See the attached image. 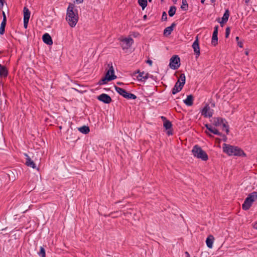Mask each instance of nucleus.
<instances>
[{
  "instance_id": "obj_6",
  "label": "nucleus",
  "mask_w": 257,
  "mask_h": 257,
  "mask_svg": "<svg viewBox=\"0 0 257 257\" xmlns=\"http://www.w3.org/2000/svg\"><path fill=\"white\" fill-rule=\"evenodd\" d=\"M137 74H139L137 76H136L137 79L139 81H145L148 78V73H145V72H141L140 70H138L136 72H135L133 74L134 76H136Z\"/></svg>"
},
{
  "instance_id": "obj_46",
  "label": "nucleus",
  "mask_w": 257,
  "mask_h": 257,
  "mask_svg": "<svg viewBox=\"0 0 257 257\" xmlns=\"http://www.w3.org/2000/svg\"><path fill=\"white\" fill-rule=\"evenodd\" d=\"M253 227L254 229H257V222L253 224Z\"/></svg>"
},
{
  "instance_id": "obj_31",
  "label": "nucleus",
  "mask_w": 257,
  "mask_h": 257,
  "mask_svg": "<svg viewBox=\"0 0 257 257\" xmlns=\"http://www.w3.org/2000/svg\"><path fill=\"white\" fill-rule=\"evenodd\" d=\"M38 254L40 257H46L45 250L43 246H40V251L38 252Z\"/></svg>"
},
{
  "instance_id": "obj_38",
  "label": "nucleus",
  "mask_w": 257,
  "mask_h": 257,
  "mask_svg": "<svg viewBox=\"0 0 257 257\" xmlns=\"http://www.w3.org/2000/svg\"><path fill=\"white\" fill-rule=\"evenodd\" d=\"M167 19V15L166 12H164L162 16V21H166Z\"/></svg>"
},
{
  "instance_id": "obj_59",
  "label": "nucleus",
  "mask_w": 257,
  "mask_h": 257,
  "mask_svg": "<svg viewBox=\"0 0 257 257\" xmlns=\"http://www.w3.org/2000/svg\"><path fill=\"white\" fill-rule=\"evenodd\" d=\"M211 1L212 3H213L214 2H215V0H211Z\"/></svg>"
},
{
  "instance_id": "obj_10",
  "label": "nucleus",
  "mask_w": 257,
  "mask_h": 257,
  "mask_svg": "<svg viewBox=\"0 0 257 257\" xmlns=\"http://www.w3.org/2000/svg\"><path fill=\"white\" fill-rule=\"evenodd\" d=\"M97 99L107 104L110 103L112 101L111 98L108 94L105 93H102L99 95Z\"/></svg>"
},
{
  "instance_id": "obj_61",
  "label": "nucleus",
  "mask_w": 257,
  "mask_h": 257,
  "mask_svg": "<svg viewBox=\"0 0 257 257\" xmlns=\"http://www.w3.org/2000/svg\"><path fill=\"white\" fill-rule=\"evenodd\" d=\"M152 1V0H149V2H151Z\"/></svg>"
},
{
  "instance_id": "obj_21",
  "label": "nucleus",
  "mask_w": 257,
  "mask_h": 257,
  "mask_svg": "<svg viewBox=\"0 0 257 257\" xmlns=\"http://www.w3.org/2000/svg\"><path fill=\"white\" fill-rule=\"evenodd\" d=\"M214 240V237L212 235H210L208 236L206 240L207 246L209 248H212L213 246V243Z\"/></svg>"
},
{
  "instance_id": "obj_14",
  "label": "nucleus",
  "mask_w": 257,
  "mask_h": 257,
  "mask_svg": "<svg viewBox=\"0 0 257 257\" xmlns=\"http://www.w3.org/2000/svg\"><path fill=\"white\" fill-rule=\"evenodd\" d=\"M25 156L27 157L26 165L28 167H31L33 169H36V165L34 161L31 159L30 157L27 154H25Z\"/></svg>"
},
{
  "instance_id": "obj_49",
  "label": "nucleus",
  "mask_w": 257,
  "mask_h": 257,
  "mask_svg": "<svg viewBox=\"0 0 257 257\" xmlns=\"http://www.w3.org/2000/svg\"><path fill=\"white\" fill-rule=\"evenodd\" d=\"M219 23H220V25H221V27H222V26H223V24L224 23H222V20H221V22H219Z\"/></svg>"
},
{
  "instance_id": "obj_62",
  "label": "nucleus",
  "mask_w": 257,
  "mask_h": 257,
  "mask_svg": "<svg viewBox=\"0 0 257 257\" xmlns=\"http://www.w3.org/2000/svg\"><path fill=\"white\" fill-rule=\"evenodd\" d=\"M0 2L2 3V0H0Z\"/></svg>"
},
{
  "instance_id": "obj_37",
  "label": "nucleus",
  "mask_w": 257,
  "mask_h": 257,
  "mask_svg": "<svg viewBox=\"0 0 257 257\" xmlns=\"http://www.w3.org/2000/svg\"><path fill=\"white\" fill-rule=\"evenodd\" d=\"M218 26H216L214 28V31L212 35H218Z\"/></svg>"
},
{
  "instance_id": "obj_56",
  "label": "nucleus",
  "mask_w": 257,
  "mask_h": 257,
  "mask_svg": "<svg viewBox=\"0 0 257 257\" xmlns=\"http://www.w3.org/2000/svg\"><path fill=\"white\" fill-rule=\"evenodd\" d=\"M108 73L109 75H110V74H111V73H110V71H109V70H107L106 73Z\"/></svg>"
},
{
  "instance_id": "obj_52",
  "label": "nucleus",
  "mask_w": 257,
  "mask_h": 257,
  "mask_svg": "<svg viewBox=\"0 0 257 257\" xmlns=\"http://www.w3.org/2000/svg\"><path fill=\"white\" fill-rule=\"evenodd\" d=\"M235 39H236V40L238 42V40H239V37H236L235 38Z\"/></svg>"
},
{
  "instance_id": "obj_20",
  "label": "nucleus",
  "mask_w": 257,
  "mask_h": 257,
  "mask_svg": "<svg viewBox=\"0 0 257 257\" xmlns=\"http://www.w3.org/2000/svg\"><path fill=\"white\" fill-rule=\"evenodd\" d=\"M186 77L184 73L181 74L177 83L180 84V86H184L185 83Z\"/></svg>"
},
{
  "instance_id": "obj_16",
  "label": "nucleus",
  "mask_w": 257,
  "mask_h": 257,
  "mask_svg": "<svg viewBox=\"0 0 257 257\" xmlns=\"http://www.w3.org/2000/svg\"><path fill=\"white\" fill-rule=\"evenodd\" d=\"M194 97L192 95H188L186 99L183 100L184 103L187 106H192L193 104Z\"/></svg>"
},
{
  "instance_id": "obj_47",
  "label": "nucleus",
  "mask_w": 257,
  "mask_h": 257,
  "mask_svg": "<svg viewBox=\"0 0 257 257\" xmlns=\"http://www.w3.org/2000/svg\"><path fill=\"white\" fill-rule=\"evenodd\" d=\"M185 253L186 254V257H190L189 253L187 251H186Z\"/></svg>"
},
{
  "instance_id": "obj_32",
  "label": "nucleus",
  "mask_w": 257,
  "mask_h": 257,
  "mask_svg": "<svg viewBox=\"0 0 257 257\" xmlns=\"http://www.w3.org/2000/svg\"><path fill=\"white\" fill-rule=\"evenodd\" d=\"M124 98L128 99H135L137 98V96L136 95L133 93L127 92V94H126L124 96Z\"/></svg>"
},
{
  "instance_id": "obj_2",
  "label": "nucleus",
  "mask_w": 257,
  "mask_h": 257,
  "mask_svg": "<svg viewBox=\"0 0 257 257\" xmlns=\"http://www.w3.org/2000/svg\"><path fill=\"white\" fill-rule=\"evenodd\" d=\"M66 19L71 27H74L78 20L77 11H74L72 7L69 6L67 10Z\"/></svg>"
},
{
  "instance_id": "obj_27",
  "label": "nucleus",
  "mask_w": 257,
  "mask_h": 257,
  "mask_svg": "<svg viewBox=\"0 0 257 257\" xmlns=\"http://www.w3.org/2000/svg\"><path fill=\"white\" fill-rule=\"evenodd\" d=\"M176 8L175 6H171L170 7L168 11V14L170 17H173L176 13Z\"/></svg>"
},
{
  "instance_id": "obj_40",
  "label": "nucleus",
  "mask_w": 257,
  "mask_h": 257,
  "mask_svg": "<svg viewBox=\"0 0 257 257\" xmlns=\"http://www.w3.org/2000/svg\"><path fill=\"white\" fill-rule=\"evenodd\" d=\"M29 21V20H24V27L25 29H27V27H28V25Z\"/></svg>"
},
{
  "instance_id": "obj_50",
  "label": "nucleus",
  "mask_w": 257,
  "mask_h": 257,
  "mask_svg": "<svg viewBox=\"0 0 257 257\" xmlns=\"http://www.w3.org/2000/svg\"><path fill=\"white\" fill-rule=\"evenodd\" d=\"M245 1V3L246 4H248V3H249V0H244Z\"/></svg>"
},
{
  "instance_id": "obj_33",
  "label": "nucleus",
  "mask_w": 257,
  "mask_h": 257,
  "mask_svg": "<svg viewBox=\"0 0 257 257\" xmlns=\"http://www.w3.org/2000/svg\"><path fill=\"white\" fill-rule=\"evenodd\" d=\"M138 3L143 10H144L147 5V0H138Z\"/></svg>"
},
{
  "instance_id": "obj_17",
  "label": "nucleus",
  "mask_w": 257,
  "mask_h": 257,
  "mask_svg": "<svg viewBox=\"0 0 257 257\" xmlns=\"http://www.w3.org/2000/svg\"><path fill=\"white\" fill-rule=\"evenodd\" d=\"M8 75V70L7 68L0 64V76L1 77H6Z\"/></svg>"
},
{
  "instance_id": "obj_58",
  "label": "nucleus",
  "mask_w": 257,
  "mask_h": 257,
  "mask_svg": "<svg viewBox=\"0 0 257 257\" xmlns=\"http://www.w3.org/2000/svg\"><path fill=\"white\" fill-rule=\"evenodd\" d=\"M205 133L206 134H207L208 135H209V136H211L210 135H209L206 131H205Z\"/></svg>"
},
{
  "instance_id": "obj_55",
  "label": "nucleus",
  "mask_w": 257,
  "mask_h": 257,
  "mask_svg": "<svg viewBox=\"0 0 257 257\" xmlns=\"http://www.w3.org/2000/svg\"><path fill=\"white\" fill-rule=\"evenodd\" d=\"M205 0H201V3L204 4Z\"/></svg>"
},
{
  "instance_id": "obj_19",
  "label": "nucleus",
  "mask_w": 257,
  "mask_h": 257,
  "mask_svg": "<svg viewBox=\"0 0 257 257\" xmlns=\"http://www.w3.org/2000/svg\"><path fill=\"white\" fill-rule=\"evenodd\" d=\"M183 87V86H180V84L176 82L172 90V94H175L180 92L182 89Z\"/></svg>"
},
{
  "instance_id": "obj_23",
  "label": "nucleus",
  "mask_w": 257,
  "mask_h": 257,
  "mask_svg": "<svg viewBox=\"0 0 257 257\" xmlns=\"http://www.w3.org/2000/svg\"><path fill=\"white\" fill-rule=\"evenodd\" d=\"M78 131L83 134H87L90 132L89 127L88 126L83 125L78 128Z\"/></svg>"
},
{
  "instance_id": "obj_7",
  "label": "nucleus",
  "mask_w": 257,
  "mask_h": 257,
  "mask_svg": "<svg viewBox=\"0 0 257 257\" xmlns=\"http://www.w3.org/2000/svg\"><path fill=\"white\" fill-rule=\"evenodd\" d=\"M116 78V76L115 75H109L108 73H106L105 76L99 81L98 84L99 85L105 84L107 83V81L114 80Z\"/></svg>"
},
{
  "instance_id": "obj_11",
  "label": "nucleus",
  "mask_w": 257,
  "mask_h": 257,
  "mask_svg": "<svg viewBox=\"0 0 257 257\" xmlns=\"http://www.w3.org/2000/svg\"><path fill=\"white\" fill-rule=\"evenodd\" d=\"M205 126L211 133L219 136H221V133L219 132L216 128L212 127L211 125L209 124H205Z\"/></svg>"
},
{
  "instance_id": "obj_34",
  "label": "nucleus",
  "mask_w": 257,
  "mask_h": 257,
  "mask_svg": "<svg viewBox=\"0 0 257 257\" xmlns=\"http://www.w3.org/2000/svg\"><path fill=\"white\" fill-rule=\"evenodd\" d=\"M212 44L215 46L218 44V37L217 36L212 35L211 40Z\"/></svg>"
},
{
  "instance_id": "obj_35",
  "label": "nucleus",
  "mask_w": 257,
  "mask_h": 257,
  "mask_svg": "<svg viewBox=\"0 0 257 257\" xmlns=\"http://www.w3.org/2000/svg\"><path fill=\"white\" fill-rule=\"evenodd\" d=\"M227 123V122L225 120V121H223V122L221 123V124L222 125L223 129H225L226 134H228L229 133V126Z\"/></svg>"
},
{
  "instance_id": "obj_15",
  "label": "nucleus",
  "mask_w": 257,
  "mask_h": 257,
  "mask_svg": "<svg viewBox=\"0 0 257 257\" xmlns=\"http://www.w3.org/2000/svg\"><path fill=\"white\" fill-rule=\"evenodd\" d=\"M176 24L175 23H173L171 26L168 27L164 30V35L165 36H168L170 35L172 32L173 31L174 28L176 26Z\"/></svg>"
},
{
  "instance_id": "obj_18",
  "label": "nucleus",
  "mask_w": 257,
  "mask_h": 257,
  "mask_svg": "<svg viewBox=\"0 0 257 257\" xmlns=\"http://www.w3.org/2000/svg\"><path fill=\"white\" fill-rule=\"evenodd\" d=\"M253 202L251 201L250 200H248L247 201V198L245 199L242 205V208L244 210H247L249 209L251 207Z\"/></svg>"
},
{
  "instance_id": "obj_4",
  "label": "nucleus",
  "mask_w": 257,
  "mask_h": 257,
  "mask_svg": "<svg viewBox=\"0 0 257 257\" xmlns=\"http://www.w3.org/2000/svg\"><path fill=\"white\" fill-rule=\"evenodd\" d=\"M180 58L177 55L173 56L170 60V63H169L170 67L173 70H176L180 67Z\"/></svg>"
},
{
  "instance_id": "obj_25",
  "label": "nucleus",
  "mask_w": 257,
  "mask_h": 257,
  "mask_svg": "<svg viewBox=\"0 0 257 257\" xmlns=\"http://www.w3.org/2000/svg\"><path fill=\"white\" fill-rule=\"evenodd\" d=\"M115 89L118 94L122 96L123 97H124L125 94H127V91L120 87L115 86Z\"/></svg>"
},
{
  "instance_id": "obj_8",
  "label": "nucleus",
  "mask_w": 257,
  "mask_h": 257,
  "mask_svg": "<svg viewBox=\"0 0 257 257\" xmlns=\"http://www.w3.org/2000/svg\"><path fill=\"white\" fill-rule=\"evenodd\" d=\"M121 47L123 49H126L131 47L134 43V40L132 38H124L121 40Z\"/></svg>"
},
{
  "instance_id": "obj_12",
  "label": "nucleus",
  "mask_w": 257,
  "mask_h": 257,
  "mask_svg": "<svg viewBox=\"0 0 257 257\" xmlns=\"http://www.w3.org/2000/svg\"><path fill=\"white\" fill-rule=\"evenodd\" d=\"M43 42L49 45H51L53 44L52 39L50 36V35L48 33H45L43 35L42 37Z\"/></svg>"
},
{
  "instance_id": "obj_60",
  "label": "nucleus",
  "mask_w": 257,
  "mask_h": 257,
  "mask_svg": "<svg viewBox=\"0 0 257 257\" xmlns=\"http://www.w3.org/2000/svg\"><path fill=\"white\" fill-rule=\"evenodd\" d=\"M245 54H246V55H248V52H245Z\"/></svg>"
},
{
  "instance_id": "obj_1",
  "label": "nucleus",
  "mask_w": 257,
  "mask_h": 257,
  "mask_svg": "<svg viewBox=\"0 0 257 257\" xmlns=\"http://www.w3.org/2000/svg\"><path fill=\"white\" fill-rule=\"evenodd\" d=\"M222 149L223 152L228 156H246V154L244 153L243 150L237 146L223 144L222 145Z\"/></svg>"
},
{
  "instance_id": "obj_44",
  "label": "nucleus",
  "mask_w": 257,
  "mask_h": 257,
  "mask_svg": "<svg viewBox=\"0 0 257 257\" xmlns=\"http://www.w3.org/2000/svg\"><path fill=\"white\" fill-rule=\"evenodd\" d=\"M168 131H167V134L169 136V135H173V132H172V131L170 129V130H167Z\"/></svg>"
},
{
  "instance_id": "obj_29",
  "label": "nucleus",
  "mask_w": 257,
  "mask_h": 257,
  "mask_svg": "<svg viewBox=\"0 0 257 257\" xmlns=\"http://www.w3.org/2000/svg\"><path fill=\"white\" fill-rule=\"evenodd\" d=\"M188 5L187 0H182V5L181 9L183 11H187L188 10Z\"/></svg>"
},
{
  "instance_id": "obj_39",
  "label": "nucleus",
  "mask_w": 257,
  "mask_h": 257,
  "mask_svg": "<svg viewBox=\"0 0 257 257\" xmlns=\"http://www.w3.org/2000/svg\"><path fill=\"white\" fill-rule=\"evenodd\" d=\"M230 34V28L229 27H227L225 30V37L227 38Z\"/></svg>"
},
{
  "instance_id": "obj_30",
  "label": "nucleus",
  "mask_w": 257,
  "mask_h": 257,
  "mask_svg": "<svg viewBox=\"0 0 257 257\" xmlns=\"http://www.w3.org/2000/svg\"><path fill=\"white\" fill-rule=\"evenodd\" d=\"M6 24H7V22H5V21L2 22L1 24V27H0V34L1 35H3L4 34Z\"/></svg>"
},
{
  "instance_id": "obj_9",
  "label": "nucleus",
  "mask_w": 257,
  "mask_h": 257,
  "mask_svg": "<svg viewBox=\"0 0 257 257\" xmlns=\"http://www.w3.org/2000/svg\"><path fill=\"white\" fill-rule=\"evenodd\" d=\"M192 48L195 54L196 55V58H197L200 54L199 40L197 36L196 37V39L192 44Z\"/></svg>"
},
{
  "instance_id": "obj_57",
  "label": "nucleus",
  "mask_w": 257,
  "mask_h": 257,
  "mask_svg": "<svg viewBox=\"0 0 257 257\" xmlns=\"http://www.w3.org/2000/svg\"><path fill=\"white\" fill-rule=\"evenodd\" d=\"M117 84L118 85H121L122 84V83H121V82H118Z\"/></svg>"
},
{
  "instance_id": "obj_45",
  "label": "nucleus",
  "mask_w": 257,
  "mask_h": 257,
  "mask_svg": "<svg viewBox=\"0 0 257 257\" xmlns=\"http://www.w3.org/2000/svg\"><path fill=\"white\" fill-rule=\"evenodd\" d=\"M238 46L240 47V48H242L243 47V44L242 42H238Z\"/></svg>"
},
{
  "instance_id": "obj_13",
  "label": "nucleus",
  "mask_w": 257,
  "mask_h": 257,
  "mask_svg": "<svg viewBox=\"0 0 257 257\" xmlns=\"http://www.w3.org/2000/svg\"><path fill=\"white\" fill-rule=\"evenodd\" d=\"M214 125L217 126L221 124L223 121H225V119L221 117H214L211 120Z\"/></svg>"
},
{
  "instance_id": "obj_42",
  "label": "nucleus",
  "mask_w": 257,
  "mask_h": 257,
  "mask_svg": "<svg viewBox=\"0 0 257 257\" xmlns=\"http://www.w3.org/2000/svg\"><path fill=\"white\" fill-rule=\"evenodd\" d=\"M146 63L149 64L150 66H152L153 64V61L149 59L146 61Z\"/></svg>"
},
{
  "instance_id": "obj_24",
  "label": "nucleus",
  "mask_w": 257,
  "mask_h": 257,
  "mask_svg": "<svg viewBox=\"0 0 257 257\" xmlns=\"http://www.w3.org/2000/svg\"><path fill=\"white\" fill-rule=\"evenodd\" d=\"M24 20H29L30 17V11L27 7L24 8Z\"/></svg>"
},
{
  "instance_id": "obj_36",
  "label": "nucleus",
  "mask_w": 257,
  "mask_h": 257,
  "mask_svg": "<svg viewBox=\"0 0 257 257\" xmlns=\"http://www.w3.org/2000/svg\"><path fill=\"white\" fill-rule=\"evenodd\" d=\"M108 67H109V69L108 70H109V71H110L111 75H114V69L113 68L112 63H109L108 64Z\"/></svg>"
},
{
  "instance_id": "obj_26",
  "label": "nucleus",
  "mask_w": 257,
  "mask_h": 257,
  "mask_svg": "<svg viewBox=\"0 0 257 257\" xmlns=\"http://www.w3.org/2000/svg\"><path fill=\"white\" fill-rule=\"evenodd\" d=\"M229 17V12L228 10H226L223 17L222 18V23H226Z\"/></svg>"
},
{
  "instance_id": "obj_51",
  "label": "nucleus",
  "mask_w": 257,
  "mask_h": 257,
  "mask_svg": "<svg viewBox=\"0 0 257 257\" xmlns=\"http://www.w3.org/2000/svg\"><path fill=\"white\" fill-rule=\"evenodd\" d=\"M161 118H162V119H163V120H167V119H166V117H164V116H162V117H161Z\"/></svg>"
},
{
  "instance_id": "obj_41",
  "label": "nucleus",
  "mask_w": 257,
  "mask_h": 257,
  "mask_svg": "<svg viewBox=\"0 0 257 257\" xmlns=\"http://www.w3.org/2000/svg\"><path fill=\"white\" fill-rule=\"evenodd\" d=\"M3 19L2 21H5V22H7V17L6 16V14L4 12H3Z\"/></svg>"
},
{
  "instance_id": "obj_48",
  "label": "nucleus",
  "mask_w": 257,
  "mask_h": 257,
  "mask_svg": "<svg viewBox=\"0 0 257 257\" xmlns=\"http://www.w3.org/2000/svg\"><path fill=\"white\" fill-rule=\"evenodd\" d=\"M144 20H146L147 18V16L146 15H144L143 17Z\"/></svg>"
},
{
  "instance_id": "obj_22",
  "label": "nucleus",
  "mask_w": 257,
  "mask_h": 257,
  "mask_svg": "<svg viewBox=\"0 0 257 257\" xmlns=\"http://www.w3.org/2000/svg\"><path fill=\"white\" fill-rule=\"evenodd\" d=\"M257 199V192H253L250 193L247 197V201L248 200H251L253 202Z\"/></svg>"
},
{
  "instance_id": "obj_28",
  "label": "nucleus",
  "mask_w": 257,
  "mask_h": 257,
  "mask_svg": "<svg viewBox=\"0 0 257 257\" xmlns=\"http://www.w3.org/2000/svg\"><path fill=\"white\" fill-rule=\"evenodd\" d=\"M164 127L166 130H170V129H171V128L172 127V124L171 122L170 121H169V120H166L164 122Z\"/></svg>"
},
{
  "instance_id": "obj_3",
  "label": "nucleus",
  "mask_w": 257,
  "mask_h": 257,
  "mask_svg": "<svg viewBox=\"0 0 257 257\" xmlns=\"http://www.w3.org/2000/svg\"><path fill=\"white\" fill-rule=\"evenodd\" d=\"M192 153L194 157L202 161H207L208 159L206 153L198 145H196L193 147Z\"/></svg>"
},
{
  "instance_id": "obj_43",
  "label": "nucleus",
  "mask_w": 257,
  "mask_h": 257,
  "mask_svg": "<svg viewBox=\"0 0 257 257\" xmlns=\"http://www.w3.org/2000/svg\"><path fill=\"white\" fill-rule=\"evenodd\" d=\"M74 2L77 4H80L83 3V0H75Z\"/></svg>"
},
{
  "instance_id": "obj_5",
  "label": "nucleus",
  "mask_w": 257,
  "mask_h": 257,
  "mask_svg": "<svg viewBox=\"0 0 257 257\" xmlns=\"http://www.w3.org/2000/svg\"><path fill=\"white\" fill-rule=\"evenodd\" d=\"M213 114V110L211 108L209 104H206L201 111V114L206 118H210Z\"/></svg>"
},
{
  "instance_id": "obj_53",
  "label": "nucleus",
  "mask_w": 257,
  "mask_h": 257,
  "mask_svg": "<svg viewBox=\"0 0 257 257\" xmlns=\"http://www.w3.org/2000/svg\"><path fill=\"white\" fill-rule=\"evenodd\" d=\"M178 0H172L173 2L174 3V4H176V3L177 2Z\"/></svg>"
},
{
  "instance_id": "obj_54",
  "label": "nucleus",
  "mask_w": 257,
  "mask_h": 257,
  "mask_svg": "<svg viewBox=\"0 0 257 257\" xmlns=\"http://www.w3.org/2000/svg\"><path fill=\"white\" fill-rule=\"evenodd\" d=\"M211 106L212 107H214L215 106V103H211Z\"/></svg>"
}]
</instances>
